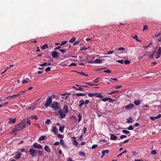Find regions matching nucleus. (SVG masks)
<instances>
[{"label":"nucleus","mask_w":161,"mask_h":161,"mask_svg":"<svg viewBox=\"0 0 161 161\" xmlns=\"http://www.w3.org/2000/svg\"><path fill=\"white\" fill-rule=\"evenodd\" d=\"M69 112V108L66 105H64L63 107V109H60L58 111V113L60 114V116L61 119L64 118L66 115V114Z\"/></svg>","instance_id":"1"},{"label":"nucleus","mask_w":161,"mask_h":161,"mask_svg":"<svg viewBox=\"0 0 161 161\" xmlns=\"http://www.w3.org/2000/svg\"><path fill=\"white\" fill-rule=\"evenodd\" d=\"M25 119H23L21 122L15 126L13 130L14 132H16L20 130L25 127Z\"/></svg>","instance_id":"2"},{"label":"nucleus","mask_w":161,"mask_h":161,"mask_svg":"<svg viewBox=\"0 0 161 161\" xmlns=\"http://www.w3.org/2000/svg\"><path fill=\"white\" fill-rule=\"evenodd\" d=\"M51 107L54 110H59L60 108V103L56 101H54L52 104Z\"/></svg>","instance_id":"3"},{"label":"nucleus","mask_w":161,"mask_h":161,"mask_svg":"<svg viewBox=\"0 0 161 161\" xmlns=\"http://www.w3.org/2000/svg\"><path fill=\"white\" fill-rule=\"evenodd\" d=\"M52 103V98L51 97L49 96L47 98L45 103L44 104V106L45 107L47 108L48 107L50 106Z\"/></svg>","instance_id":"4"},{"label":"nucleus","mask_w":161,"mask_h":161,"mask_svg":"<svg viewBox=\"0 0 161 161\" xmlns=\"http://www.w3.org/2000/svg\"><path fill=\"white\" fill-rule=\"evenodd\" d=\"M29 152L32 157H36L37 155V152L36 150L32 148L29 150Z\"/></svg>","instance_id":"5"},{"label":"nucleus","mask_w":161,"mask_h":161,"mask_svg":"<svg viewBox=\"0 0 161 161\" xmlns=\"http://www.w3.org/2000/svg\"><path fill=\"white\" fill-rule=\"evenodd\" d=\"M33 147L37 149H42V147L41 145L38 144L36 142L35 143L33 144Z\"/></svg>","instance_id":"6"},{"label":"nucleus","mask_w":161,"mask_h":161,"mask_svg":"<svg viewBox=\"0 0 161 161\" xmlns=\"http://www.w3.org/2000/svg\"><path fill=\"white\" fill-rule=\"evenodd\" d=\"M51 53L52 54L53 57L54 58H58L59 57L58 54L56 51H54V52H52Z\"/></svg>","instance_id":"7"},{"label":"nucleus","mask_w":161,"mask_h":161,"mask_svg":"<svg viewBox=\"0 0 161 161\" xmlns=\"http://www.w3.org/2000/svg\"><path fill=\"white\" fill-rule=\"evenodd\" d=\"M134 106V104L130 103L125 106V108L126 110H130Z\"/></svg>","instance_id":"8"},{"label":"nucleus","mask_w":161,"mask_h":161,"mask_svg":"<svg viewBox=\"0 0 161 161\" xmlns=\"http://www.w3.org/2000/svg\"><path fill=\"white\" fill-rule=\"evenodd\" d=\"M60 144L63 147L65 148H66L67 147V146L65 144L63 139H61L60 141Z\"/></svg>","instance_id":"9"},{"label":"nucleus","mask_w":161,"mask_h":161,"mask_svg":"<svg viewBox=\"0 0 161 161\" xmlns=\"http://www.w3.org/2000/svg\"><path fill=\"white\" fill-rule=\"evenodd\" d=\"M40 149L39 150L37 151V152L38 153V155L40 157V156H43V150L42 149Z\"/></svg>","instance_id":"10"},{"label":"nucleus","mask_w":161,"mask_h":161,"mask_svg":"<svg viewBox=\"0 0 161 161\" xmlns=\"http://www.w3.org/2000/svg\"><path fill=\"white\" fill-rule=\"evenodd\" d=\"M17 154L15 156V158L17 159H19L21 155H22V153L20 152H16Z\"/></svg>","instance_id":"11"},{"label":"nucleus","mask_w":161,"mask_h":161,"mask_svg":"<svg viewBox=\"0 0 161 161\" xmlns=\"http://www.w3.org/2000/svg\"><path fill=\"white\" fill-rule=\"evenodd\" d=\"M110 139L112 140H116L117 139V137L114 134H110Z\"/></svg>","instance_id":"12"},{"label":"nucleus","mask_w":161,"mask_h":161,"mask_svg":"<svg viewBox=\"0 0 161 161\" xmlns=\"http://www.w3.org/2000/svg\"><path fill=\"white\" fill-rule=\"evenodd\" d=\"M20 95H21V94H16V95H14L10 96H8V97H6V98H9V97H11V99H13L14 98V97H17L18 96H19Z\"/></svg>","instance_id":"13"},{"label":"nucleus","mask_w":161,"mask_h":161,"mask_svg":"<svg viewBox=\"0 0 161 161\" xmlns=\"http://www.w3.org/2000/svg\"><path fill=\"white\" fill-rule=\"evenodd\" d=\"M141 101L140 100H135L134 101V103L136 106H138L140 104Z\"/></svg>","instance_id":"14"},{"label":"nucleus","mask_w":161,"mask_h":161,"mask_svg":"<svg viewBox=\"0 0 161 161\" xmlns=\"http://www.w3.org/2000/svg\"><path fill=\"white\" fill-rule=\"evenodd\" d=\"M44 150L48 153H49L51 152L50 149L48 146L46 145L45 146Z\"/></svg>","instance_id":"15"},{"label":"nucleus","mask_w":161,"mask_h":161,"mask_svg":"<svg viewBox=\"0 0 161 161\" xmlns=\"http://www.w3.org/2000/svg\"><path fill=\"white\" fill-rule=\"evenodd\" d=\"M80 104L79 105V106L80 107H81L83 105L85 104V102L83 100L81 99L79 101Z\"/></svg>","instance_id":"16"},{"label":"nucleus","mask_w":161,"mask_h":161,"mask_svg":"<svg viewBox=\"0 0 161 161\" xmlns=\"http://www.w3.org/2000/svg\"><path fill=\"white\" fill-rule=\"evenodd\" d=\"M133 121V119L131 117H130L128 119H126V122L127 123H132Z\"/></svg>","instance_id":"17"},{"label":"nucleus","mask_w":161,"mask_h":161,"mask_svg":"<svg viewBox=\"0 0 161 161\" xmlns=\"http://www.w3.org/2000/svg\"><path fill=\"white\" fill-rule=\"evenodd\" d=\"M9 120H10L9 121V123L14 124L15 122L16 121V118L12 119V118H10L9 119Z\"/></svg>","instance_id":"18"},{"label":"nucleus","mask_w":161,"mask_h":161,"mask_svg":"<svg viewBox=\"0 0 161 161\" xmlns=\"http://www.w3.org/2000/svg\"><path fill=\"white\" fill-rule=\"evenodd\" d=\"M52 132L54 133L55 134L58 133V130L56 126H54L53 127V128L52 130Z\"/></svg>","instance_id":"19"},{"label":"nucleus","mask_w":161,"mask_h":161,"mask_svg":"<svg viewBox=\"0 0 161 161\" xmlns=\"http://www.w3.org/2000/svg\"><path fill=\"white\" fill-rule=\"evenodd\" d=\"M109 152V150L107 149L103 150L102 152V153L103 155H105L106 154H108Z\"/></svg>","instance_id":"20"},{"label":"nucleus","mask_w":161,"mask_h":161,"mask_svg":"<svg viewBox=\"0 0 161 161\" xmlns=\"http://www.w3.org/2000/svg\"><path fill=\"white\" fill-rule=\"evenodd\" d=\"M103 62V60L100 59H96L95 61V63L97 64H100Z\"/></svg>","instance_id":"21"},{"label":"nucleus","mask_w":161,"mask_h":161,"mask_svg":"<svg viewBox=\"0 0 161 161\" xmlns=\"http://www.w3.org/2000/svg\"><path fill=\"white\" fill-rule=\"evenodd\" d=\"M95 94H96L95 96L98 98H102L103 97L101 96V93H98L97 92L95 93Z\"/></svg>","instance_id":"22"},{"label":"nucleus","mask_w":161,"mask_h":161,"mask_svg":"<svg viewBox=\"0 0 161 161\" xmlns=\"http://www.w3.org/2000/svg\"><path fill=\"white\" fill-rule=\"evenodd\" d=\"M78 116V122H80L82 119V116L80 113H79Z\"/></svg>","instance_id":"23"},{"label":"nucleus","mask_w":161,"mask_h":161,"mask_svg":"<svg viewBox=\"0 0 161 161\" xmlns=\"http://www.w3.org/2000/svg\"><path fill=\"white\" fill-rule=\"evenodd\" d=\"M48 47V46L47 44H44L43 46L41 47V48L42 50H45L46 48Z\"/></svg>","instance_id":"24"},{"label":"nucleus","mask_w":161,"mask_h":161,"mask_svg":"<svg viewBox=\"0 0 161 161\" xmlns=\"http://www.w3.org/2000/svg\"><path fill=\"white\" fill-rule=\"evenodd\" d=\"M75 38L74 37H73L72 38H71L69 41V42L71 43H73L75 41Z\"/></svg>","instance_id":"25"},{"label":"nucleus","mask_w":161,"mask_h":161,"mask_svg":"<svg viewBox=\"0 0 161 161\" xmlns=\"http://www.w3.org/2000/svg\"><path fill=\"white\" fill-rule=\"evenodd\" d=\"M64 126H60L59 127V130L61 132H62L64 130Z\"/></svg>","instance_id":"26"},{"label":"nucleus","mask_w":161,"mask_h":161,"mask_svg":"<svg viewBox=\"0 0 161 161\" xmlns=\"http://www.w3.org/2000/svg\"><path fill=\"white\" fill-rule=\"evenodd\" d=\"M76 95L78 96H85L86 94L84 93H77Z\"/></svg>","instance_id":"27"},{"label":"nucleus","mask_w":161,"mask_h":161,"mask_svg":"<svg viewBox=\"0 0 161 161\" xmlns=\"http://www.w3.org/2000/svg\"><path fill=\"white\" fill-rule=\"evenodd\" d=\"M45 136H42L39 139V140L40 141H41L43 140H44L45 139Z\"/></svg>","instance_id":"28"},{"label":"nucleus","mask_w":161,"mask_h":161,"mask_svg":"<svg viewBox=\"0 0 161 161\" xmlns=\"http://www.w3.org/2000/svg\"><path fill=\"white\" fill-rule=\"evenodd\" d=\"M8 103V102H5L2 103L1 104H0V105L1 107L3 106L6 105H7Z\"/></svg>","instance_id":"29"},{"label":"nucleus","mask_w":161,"mask_h":161,"mask_svg":"<svg viewBox=\"0 0 161 161\" xmlns=\"http://www.w3.org/2000/svg\"><path fill=\"white\" fill-rule=\"evenodd\" d=\"M73 144L75 145V146H76L78 144V142L76 140H73Z\"/></svg>","instance_id":"30"},{"label":"nucleus","mask_w":161,"mask_h":161,"mask_svg":"<svg viewBox=\"0 0 161 161\" xmlns=\"http://www.w3.org/2000/svg\"><path fill=\"white\" fill-rule=\"evenodd\" d=\"M127 152V151H126V150H125V151H124L122 153H119V154L118 155H117V157H120L124 153H126Z\"/></svg>","instance_id":"31"},{"label":"nucleus","mask_w":161,"mask_h":161,"mask_svg":"<svg viewBox=\"0 0 161 161\" xmlns=\"http://www.w3.org/2000/svg\"><path fill=\"white\" fill-rule=\"evenodd\" d=\"M81 86L80 87H79L78 88H76V90H78V91H83L84 90V89Z\"/></svg>","instance_id":"32"},{"label":"nucleus","mask_w":161,"mask_h":161,"mask_svg":"<svg viewBox=\"0 0 161 161\" xmlns=\"http://www.w3.org/2000/svg\"><path fill=\"white\" fill-rule=\"evenodd\" d=\"M132 153L134 157H136L138 154V153L134 151H133Z\"/></svg>","instance_id":"33"},{"label":"nucleus","mask_w":161,"mask_h":161,"mask_svg":"<svg viewBox=\"0 0 161 161\" xmlns=\"http://www.w3.org/2000/svg\"><path fill=\"white\" fill-rule=\"evenodd\" d=\"M51 122V121L50 119H47V120L45 121V124L46 125H49Z\"/></svg>","instance_id":"34"},{"label":"nucleus","mask_w":161,"mask_h":161,"mask_svg":"<svg viewBox=\"0 0 161 161\" xmlns=\"http://www.w3.org/2000/svg\"><path fill=\"white\" fill-rule=\"evenodd\" d=\"M124 64H130V61L129 60H126L124 61Z\"/></svg>","instance_id":"35"},{"label":"nucleus","mask_w":161,"mask_h":161,"mask_svg":"<svg viewBox=\"0 0 161 161\" xmlns=\"http://www.w3.org/2000/svg\"><path fill=\"white\" fill-rule=\"evenodd\" d=\"M157 53L158 54H160V55H161V47H159L158 49V51Z\"/></svg>","instance_id":"36"},{"label":"nucleus","mask_w":161,"mask_h":161,"mask_svg":"<svg viewBox=\"0 0 161 161\" xmlns=\"http://www.w3.org/2000/svg\"><path fill=\"white\" fill-rule=\"evenodd\" d=\"M157 153L156 152L155 150H153L151 151V154L152 155H154L156 154Z\"/></svg>","instance_id":"37"},{"label":"nucleus","mask_w":161,"mask_h":161,"mask_svg":"<svg viewBox=\"0 0 161 161\" xmlns=\"http://www.w3.org/2000/svg\"><path fill=\"white\" fill-rule=\"evenodd\" d=\"M103 72L105 73H111V71L109 69L104 70L103 71Z\"/></svg>","instance_id":"38"},{"label":"nucleus","mask_w":161,"mask_h":161,"mask_svg":"<svg viewBox=\"0 0 161 161\" xmlns=\"http://www.w3.org/2000/svg\"><path fill=\"white\" fill-rule=\"evenodd\" d=\"M85 84H87L88 85L90 86H93V85H95V86H97L98 84H91L90 83H88V82H85Z\"/></svg>","instance_id":"39"},{"label":"nucleus","mask_w":161,"mask_h":161,"mask_svg":"<svg viewBox=\"0 0 161 161\" xmlns=\"http://www.w3.org/2000/svg\"><path fill=\"white\" fill-rule=\"evenodd\" d=\"M29 79H27V80H23L22 81V83L23 84L26 83L28 82Z\"/></svg>","instance_id":"40"},{"label":"nucleus","mask_w":161,"mask_h":161,"mask_svg":"<svg viewBox=\"0 0 161 161\" xmlns=\"http://www.w3.org/2000/svg\"><path fill=\"white\" fill-rule=\"evenodd\" d=\"M88 95L90 97H92L94 96H95V95H96V94H95V93H88Z\"/></svg>","instance_id":"41"},{"label":"nucleus","mask_w":161,"mask_h":161,"mask_svg":"<svg viewBox=\"0 0 161 161\" xmlns=\"http://www.w3.org/2000/svg\"><path fill=\"white\" fill-rule=\"evenodd\" d=\"M122 132L124 133L127 134L130 133V131L127 130H122Z\"/></svg>","instance_id":"42"},{"label":"nucleus","mask_w":161,"mask_h":161,"mask_svg":"<svg viewBox=\"0 0 161 161\" xmlns=\"http://www.w3.org/2000/svg\"><path fill=\"white\" fill-rule=\"evenodd\" d=\"M127 129L129 130H133L134 128L132 125H130L128 127Z\"/></svg>","instance_id":"43"},{"label":"nucleus","mask_w":161,"mask_h":161,"mask_svg":"<svg viewBox=\"0 0 161 161\" xmlns=\"http://www.w3.org/2000/svg\"><path fill=\"white\" fill-rule=\"evenodd\" d=\"M108 97H107L106 98H103L102 99V100L104 102H106L108 100Z\"/></svg>","instance_id":"44"},{"label":"nucleus","mask_w":161,"mask_h":161,"mask_svg":"<svg viewBox=\"0 0 161 161\" xmlns=\"http://www.w3.org/2000/svg\"><path fill=\"white\" fill-rule=\"evenodd\" d=\"M67 41H64L61 42V44L60 45L61 46L66 44L67 43Z\"/></svg>","instance_id":"45"},{"label":"nucleus","mask_w":161,"mask_h":161,"mask_svg":"<svg viewBox=\"0 0 161 161\" xmlns=\"http://www.w3.org/2000/svg\"><path fill=\"white\" fill-rule=\"evenodd\" d=\"M51 68L50 67H48L45 69V71L46 72H47L50 70Z\"/></svg>","instance_id":"46"},{"label":"nucleus","mask_w":161,"mask_h":161,"mask_svg":"<svg viewBox=\"0 0 161 161\" xmlns=\"http://www.w3.org/2000/svg\"><path fill=\"white\" fill-rule=\"evenodd\" d=\"M61 139L64 137V136L63 135L60 134H58L57 135Z\"/></svg>","instance_id":"47"},{"label":"nucleus","mask_w":161,"mask_h":161,"mask_svg":"<svg viewBox=\"0 0 161 161\" xmlns=\"http://www.w3.org/2000/svg\"><path fill=\"white\" fill-rule=\"evenodd\" d=\"M31 118L32 119H35L36 120H37L38 119V117L36 115L32 116Z\"/></svg>","instance_id":"48"},{"label":"nucleus","mask_w":161,"mask_h":161,"mask_svg":"<svg viewBox=\"0 0 161 161\" xmlns=\"http://www.w3.org/2000/svg\"><path fill=\"white\" fill-rule=\"evenodd\" d=\"M117 62L119 63L122 64L124 63V61L123 60H117Z\"/></svg>","instance_id":"49"},{"label":"nucleus","mask_w":161,"mask_h":161,"mask_svg":"<svg viewBox=\"0 0 161 161\" xmlns=\"http://www.w3.org/2000/svg\"><path fill=\"white\" fill-rule=\"evenodd\" d=\"M60 144V142L59 143V142L57 141L54 143V145L55 146H58Z\"/></svg>","instance_id":"50"},{"label":"nucleus","mask_w":161,"mask_h":161,"mask_svg":"<svg viewBox=\"0 0 161 161\" xmlns=\"http://www.w3.org/2000/svg\"><path fill=\"white\" fill-rule=\"evenodd\" d=\"M131 37L135 39L136 40L138 38L137 36L136 35H135L134 36H131Z\"/></svg>","instance_id":"51"},{"label":"nucleus","mask_w":161,"mask_h":161,"mask_svg":"<svg viewBox=\"0 0 161 161\" xmlns=\"http://www.w3.org/2000/svg\"><path fill=\"white\" fill-rule=\"evenodd\" d=\"M114 50H112V51H109V52H108L107 53V54H111L113 53H114Z\"/></svg>","instance_id":"52"},{"label":"nucleus","mask_w":161,"mask_h":161,"mask_svg":"<svg viewBox=\"0 0 161 161\" xmlns=\"http://www.w3.org/2000/svg\"><path fill=\"white\" fill-rule=\"evenodd\" d=\"M160 55H160V54H158L157 53V54L155 56V58L157 59H158L160 57Z\"/></svg>","instance_id":"53"},{"label":"nucleus","mask_w":161,"mask_h":161,"mask_svg":"<svg viewBox=\"0 0 161 161\" xmlns=\"http://www.w3.org/2000/svg\"><path fill=\"white\" fill-rule=\"evenodd\" d=\"M59 51L61 52L63 54H64V53L65 52V50L64 49H62L59 50Z\"/></svg>","instance_id":"54"},{"label":"nucleus","mask_w":161,"mask_h":161,"mask_svg":"<svg viewBox=\"0 0 161 161\" xmlns=\"http://www.w3.org/2000/svg\"><path fill=\"white\" fill-rule=\"evenodd\" d=\"M108 102L110 103H112L113 101H114V100H113L111 98H108Z\"/></svg>","instance_id":"55"},{"label":"nucleus","mask_w":161,"mask_h":161,"mask_svg":"<svg viewBox=\"0 0 161 161\" xmlns=\"http://www.w3.org/2000/svg\"><path fill=\"white\" fill-rule=\"evenodd\" d=\"M148 26L147 25H145L143 26V31H144L146 30L147 29Z\"/></svg>","instance_id":"56"},{"label":"nucleus","mask_w":161,"mask_h":161,"mask_svg":"<svg viewBox=\"0 0 161 161\" xmlns=\"http://www.w3.org/2000/svg\"><path fill=\"white\" fill-rule=\"evenodd\" d=\"M100 78H97L94 80H93V83H98V81L97 80H98V79H99Z\"/></svg>","instance_id":"57"},{"label":"nucleus","mask_w":161,"mask_h":161,"mask_svg":"<svg viewBox=\"0 0 161 161\" xmlns=\"http://www.w3.org/2000/svg\"><path fill=\"white\" fill-rule=\"evenodd\" d=\"M125 50V48H124L123 47H120V48H119L118 49V50L119 51H120V50L124 51V50Z\"/></svg>","instance_id":"58"},{"label":"nucleus","mask_w":161,"mask_h":161,"mask_svg":"<svg viewBox=\"0 0 161 161\" xmlns=\"http://www.w3.org/2000/svg\"><path fill=\"white\" fill-rule=\"evenodd\" d=\"M87 49V48H86L85 47H82L81 48L80 51L82 50H86Z\"/></svg>","instance_id":"59"},{"label":"nucleus","mask_w":161,"mask_h":161,"mask_svg":"<svg viewBox=\"0 0 161 161\" xmlns=\"http://www.w3.org/2000/svg\"><path fill=\"white\" fill-rule=\"evenodd\" d=\"M97 147V145H94L92 147V149H94L96 148Z\"/></svg>","instance_id":"60"},{"label":"nucleus","mask_w":161,"mask_h":161,"mask_svg":"<svg viewBox=\"0 0 161 161\" xmlns=\"http://www.w3.org/2000/svg\"><path fill=\"white\" fill-rule=\"evenodd\" d=\"M160 33H159L158 34H156L155 35H154V37H158L160 35Z\"/></svg>","instance_id":"61"},{"label":"nucleus","mask_w":161,"mask_h":161,"mask_svg":"<svg viewBox=\"0 0 161 161\" xmlns=\"http://www.w3.org/2000/svg\"><path fill=\"white\" fill-rule=\"evenodd\" d=\"M161 117V114H159L157 116L155 117L156 119H158Z\"/></svg>","instance_id":"62"},{"label":"nucleus","mask_w":161,"mask_h":161,"mask_svg":"<svg viewBox=\"0 0 161 161\" xmlns=\"http://www.w3.org/2000/svg\"><path fill=\"white\" fill-rule=\"evenodd\" d=\"M79 153L80 154V155H83L84 156H85V153L83 152H80Z\"/></svg>","instance_id":"63"},{"label":"nucleus","mask_w":161,"mask_h":161,"mask_svg":"<svg viewBox=\"0 0 161 161\" xmlns=\"http://www.w3.org/2000/svg\"><path fill=\"white\" fill-rule=\"evenodd\" d=\"M27 121L26 122V123L27 124H28L29 125H31V121L29 119H27Z\"/></svg>","instance_id":"64"}]
</instances>
